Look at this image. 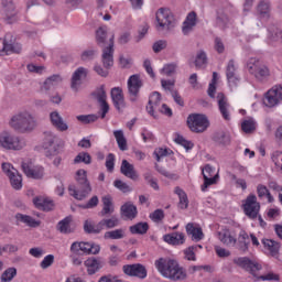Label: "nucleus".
I'll list each match as a JSON object with an SVG mask.
<instances>
[{
  "instance_id": "obj_1",
  "label": "nucleus",
  "mask_w": 282,
  "mask_h": 282,
  "mask_svg": "<svg viewBox=\"0 0 282 282\" xmlns=\"http://www.w3.org/2000/svg\"><path fill=\"white\" fill-rule=\"evenodd\" d=\"M154 265L158 272H160L164 279H170V281H185L187 276L186 270H184L175 259L160 258L155 260Z\"/></svg>"
},
{
  "instance_id": "obj_2",
  "label": "nucleus",
  "mask_w": 282,
  "mask_h": 282,
  "mask_svg": "<svg viewBox=\"0 0 282 282\" xmlns=\"http://www.w3.org/2000/svg\"><path fill=\"white\" fill-rule=\"evenodd\" d=\"M37 124L36 117L30 110H21L9 120V127L19 133H32Z\"/></svg>"
},
{
  "instance_id": "obj_3",
  "label": "nucleus",
  "mask_w": 282,
  "mask_h": 282,
  "mask_svg": "<svg viewBox=\"0 0 282 282\" xmlns=\"http://www.w3.org/2000/svg\"><path fill=\"white\" fill-rule=\"evenodd\" d=\"M113 39H116L113 34L107 39V28L97 29L96 41L100 47H104L101 61L106 69L113 66Z\"/></svg>"
},
{
  "instance_id": "obj_4",
  "label": "nucleus",
  "mask_w": 282,
  "mask_h": 282,
  "mask_svg": "<svg viewBox=\"0 0 282 282\" xmlns=\"http://www.w3.org/2000/svg\"><path fill=\"white\" fill-rule=\"evenodd\" d=\"M75 180L80 184L82 189H77L76 186H69V195L75 197V199L83 200L91 193V185L89 184V180H87V171L78 170L75 174Z\"/></svg>"
},
{
  "instance_id": "obj_5",
  "label": "nucleus",
  "mask_w": 282,
  "mask_h": 282,
  "mask_svg": "<svg viewBox=\"0 0 282 282\" xmlns=\"http://www.w3.org/2000/svg\"><path fill=\"white\" fill-rule=\"evenodd\" d=\"M147 111L150 116H152V118H159L160 113H164V116H173V111L169 108V106L166 104H162V95H160L158 91H154L150 96Z\"/></svg>"
},
{
  "instance_id": "obj_6",
  "label": "nucleus",
  "mask_w": 282,
  "mask_h": 282,
  "mask_svg": "<svg viewBox=\"0 0 282 282\" xmlns=\"http://www.w3.org/2000/svg\"><path fill=\"white\" fill-rule=\"evenodd\" d=\"M0 149L2 151H21L25 149V141L12 134L8 130L0 132Z\"/></svg>"
},
{
  "instance_id": "obj_7",
  "label": "nucleus",
  "mask_w": 282,
  "mask_h": 282,
  "mask_svg": "<svg viewBox=\"0 0 282 282\" xmlns=\"http://www.w3.org/2000/svg\"><path fill=\"white\" fill-rule=\"evenodd\" d=\"M155 28L159 32H170V30H173V28H175V18L169 9H159L155 13Z\"/></svg>"
},
{
  "instance_id": "obj_8",
  "label": "nucleus",
  "mask_w": 282,
  "mask_h": 282,
  "mask_svg": "<svg viewBox=\"0 0 282 282\" xmlns=\"http://www.w3.org/2000/svg\"><path fill=\"white\" fill-rule=\"evenodd\" d=\"M248 69L249 74L254 76L258 83H265V80H268V78L271 76L270 67L258 59H251Z\"/></svg>"
},
{
  "instance_id": "obj_9",
  "label": "nucleus",
  "mask_w": 282,
  "mask_h": 282,
  "mask_svg": "<svg viewBox=\"0 0 282 282\" xmlns=\"http://www.w3.org/2000/svg\"><path fill=\"white\" fill-rule=\"evenodd\" d=\"M1 17L6 23H17L19 20V9L14 0H2L1 1Z\"/></svg>"
},
{
  "instance_id": "obj_10",
  "label": "nucleus",
  "mask_w": 282,
  "mask_h": 282,
  "mask_svg": "<svg viewBox=\"0 0 282 282\" xmlns=\"http://www.w3.org/2000/svg\"><path fill=\"white\" fill-rule=\"evenodd\" d=\"M209 126L210 122L204 115L193 113L187 117V127L193 133H204Z\"/></svg>"
},
{
  "instance_id": "obj_11",
  "label": "nucleus",
  "mask_w": 282,
  "mask_h": 282,
  "mask_svg": "<svg viewBox=\"0 0 282 282\" xmlns=\"http://www.w3.org/2000/svg\"><path fill=\"white\" fill-rule=\"evenodd\" d=\"M282 102V84L273 86L263 96V105L269 109L279 107Z\"/></svg>"
},
{
  "instance_id": "obj_12",
  "label": "nucleus",
  "mask_w": 282,
  "mask_h": 282,
  "mask_svg": "<svg viewBox=\"0 0 282 282\" xmlns=\"http://www.w3.org/2000/svg\"><path fill=\"white\" fill-rule=\"evenodd\" d=\"M43 147L46 150V155H48V158H54L61 153L58 138L52 131L44 132Z\"/></svg>"
},
{
  "instance_id": "obj_13",
  "label": "nucleus",
  "mask_w": 282,
  "mask_h": 282,
  "mask_svg": "<svg viewBox=\"0 0 282 282\" xmlns=\"http://www.w3.org/2000/svg\"><path fill=\"white\" fill-rule=\"evenodd\" d=\"M70 252H73V254H98V252H100V246L76 241L72 243Z\"/></svg>"
},
{
  "instance_id": "obj_14",
  "label": "nucleus",
  "mask_w": 282,
  "mask_h": 282,
  "mask_svg": "<svg viewBox=\"0 0 282 282\" xmlns=\"http://www.w3.org/2000/svg\"><path fill=\"white\" fill-rule=\"evenodd\" d=\"M22 171L26 177H30L31 180H43V176L45 175L43 167L34 165L32 160H24L22 162Z\"/></svg>"
},
{
  "instance_id": "obj_15",
  "label": "nucleus",
  "mask_w": 282,
  "mask_h": 282,
  "mask_svg": "<svg viewBox=\"0 0 282 282\" xmlns=\"http://www.w3.org/2000/svg\"><path fill=\"white\" fill-rule=\"evenodd\" d=\"M202 174L204 177V184L202 186V191H206V188H208V186H213V185L217 184V182H219V170L215 174V167H213L209 164H207L203 167Z\"/></svg>"
},
{
  "instance_id": "obj_16",
  "label": "nucleus",
  "mask_w": 282,
  "mask_h": 282,
  "mask_svg": "<svg viewBox=\"0 0 282 282\" xmlns=\"http://www.w3.org/2000/svg\"><path fill=\"white\" fill-rule=\"evenodd\" d=\"M243 210L247 217L250 219H256L257 215H259V210H261V205L257 202L256 195H249L243 203Z\"/></svg>"
},
{
  "instance_id": "obj_17",
  "label": "nucleus",
  "mask_w": 282,
  "mask_h": 282,
  "mask_svg": "<svg viewBox=\"0 0 282 282\" xmlns=\"http://www.w3.org/2000/svg\"><path fill=\"white\" fill-rule=\"evenodd\" d=\"M10 52H14L19 54L21 52V46L17 43V37L12 34H7L3 41V47L0 50V56H6L10 54Z\"/></svg>"
},
{
  "instance_id": "obj_18",
  "label": "nucleus",
  "mask_w": 282,
  "mask_h": 282,
  "mask_svg": "<svg viewBox=\"0 0 282 282\" xmlns=\"http://www.w3.org/2000/svg\"><path fill=\"white\" fill-rule=\"evenodd\" d=\"M235 263L239 268H242V270L250 272V274H252L253 276H257V272L261 270V264H259L257 261L250 260V258H237L235 260Z\"/></svg>"
},
{
  "instance_id": "obj_19",
  "label": "nucleus",
  "mask_w": 282,
  "mask_h": 282,
  "mask_svg": "<svg viewBox=\"0 0 282 282\" xmlns=\"http://www.w3.org/2000/svg\"><path fill=\"white\" fill-rule=\"evenodd\" d=\"M142 88V79L140 75H132L128 79V91L130 94V100L135 102V98H138V94H140V89Z\"/></svg>"
},
{
  "instance_id": "obj_20",
  "label": "nucleus",
  "mask_w": 282,
  "mask_h": 282,
  "mask_svg": "<svg viewBox=\"0 0 282 282\" xmlns=\"http://www.w3.org/2000/svg\"><path fill=\"white\" fill-rule=\"evenodd\" d=\"M219 241L227 248H235L237 246V234L230 229H223L218 231Z\"/></svg>"
},
{
  "instance_id": "obj_21",
  "label": "nucleus",
  "mask_w": 282,
  "mask_h": 282,
  "mask_svg": "<svg viewBox=\"0 0 282 282\" xmlns=\"http://www.w3.org/2000/svg\"><path fill=\"white\" fill-rule=\"evenodd\" d=\"M50 122L52 127H54V129H56L57 131L65 132L69 129V126L67 124V122H65V119H63L61 112L56 110L50 113Z\"/></svg>"
},
{
  "instance_id": "obj_22",
  "label": "nucleus",
  "mask_w": 282,
  "mask_h": 282,
  "mask_svg": "<svg viewBox=\"0 0 282 282\" xmlns=\"http://www.w3.org/2000/svg\"><path fill=\"white\" fill-rule=\"evenodd\" d=\"M123 272L128 276H138L139 279H147V269L142 264L123 265Z\"/></svg>"
},
{
  "instance_id": "obj_23",
  "label": "nucleus",
  "mask_w": 282,
  "mask_h": 282,
  "mask_svg": "<svg viewBox=\"0 0 282 282\" xmlns=\"http://www.w3.org/2000/svg\"><path fill=\"white\" fill-rule=\"evenodd\" d=\"M95 100L99 102V106L101 107V118H105L107 113L109 112V104H107V91H105V87H100L94 93Z\"/></svg>"
},
{
  "instance_id": "obj_24",
  "label": "nucleus",
  "mask_w": 282,
  "mask_h": 282,
  "mask_svg": "<svg viewBox=\"0 0 282 282\" xmlns=\"http://www.w3.org/2000/svg\"><path fill=\"white\" fill-rule=\"evenodd\" d=\"M84 265L87 270V274L90 276L96 274V272H99L102 265H105V262H102V259L100 258H88Z\"/></svg>"
},
{
  "instance_id": "obj_25",
  "label": "nucleus",
  "mask_w": 282,
  "mask_h": 282,
  "mask_svg": "<svg viewBox=\"0 0 282 282\" xmlns=\"http://www.w3.org/2000/svg\"><path fill=\"white\" fill-rule=\"evenodd\" d=\"M219 111L225 120H230V105L228 104V99L223 93H218L216 96Z\"/></svg>"
},
{
  "instance_id": "obj_26",
  "label": "nucleus",
  "mask_w": 282,
  "mask_h": 282,
  "mask_svg": "<svg viewBox=\"0 0 282 282\" xmlns=\"http://www.w3.org/2000/svg\"><path fill=\"white\" fill-rule=\"evenodd\" d=\"M26 12L32 19H39L43 14V4L39 0H29L26 2Z\"/></svg>"
},
{
  "instance_id": "obj_27",
  "label": "nucleus",
  "mask_w": 282,
  "mask_h": 282,
  "mask_svg": "<svg viewBox=\"0 0 282 282\" xmlns=\"http://www.w3.org/2000/svg\"><path fill=\"white\" fill-rule=\"evenodd\" d=\"M110 94L116 109L119 111L120 109H124V95L122 94V89L119 87L112 88Z\"/></svg>"
},
{
  "instance_id": "obj_28",
  "label": "nucleus",
  "mask_w": 282,
  "mask_h": 282,
  "mask_svg": "<svg viewBox=\"0 0 282 282\" xmlns=\"http://www.w3.org/2000/svg\"><path fill=\"white\" fill-rule=\"evenodd\" d=\"M195 25H197V13L191 12L187 14L185 21L183 22V34H191Z\"/></svg>"
},
{
  "instance_id": "obj_29",
  "label": "nucleus",
  "mask_w": 282,
  "mask_h": 282,
  "mask_svg": "<svg viewBox=\"0 0 282 282\" xmlns=\"http://www.w3.org/2000/svg\"><path fill=\"white\" fill-rule=\"evenodd\" d=\"M120 171L122 173V175H124L126 177H129V180H138V172H135V167L133 166V164L129 163V161L123 160L121 163V167Z\"/></svg>"
},
{
  "instance_id": "obj_30",
  "label": "nucleus",
  "mask_w": 282,
  "mask_h": 282,
  "mask_svg": "<svg viewBox=\"0 0 282 282\" xmlns=\"http://www.w3.org/2000/svg\"><path fill=\"white\" fill-rule=\"evenodd\" d=\"M165 243H170L171 246H182L184 241H186L184 234L182 232H173L163 236Z\"/></svg>"
},
{
  "instance_id": "obj_31",
  "label": "nucleus",
  "mask_w": 282,
  "mask_h": 282,
  "mask_svg": "<svg viewBox=\"0 0 282 282\" xmlns=\"http://www.w3.org/2000/svg\"><path fill=\"white\" fill-rule=\"evenodd\" d=\"M138 215V207L132 203H126L121 206V217L124 219H135Z\"/></svg>"
},
{
  "instance_id": "obj_32",
  "label": "nucleus",
  "mask_w": 282,
  "mask_h": 282,
  "mask_svg": "<svg viewBox=\"0 0 282 282\" xmlns=\"http://www.w3.org/2000/svg\"><path fill=\"white\" fill-rule=\"evenodd\" d=\"M185 228L187 235H191L193 241H202V239H204V231H202L200 227H195L193 223H189Z\"/></svg>"
},
{
  "instance_id": "obj_33",
  "label": "nucleus",
  "mask_w": 282,
  "mask_h": 282,
  "mask_svg": "<svg viewBox=\"0 0 282 282\" xmlns=\"http://www.w3.org/2000/svg\"><path fill=\"white\" fill-rule=\"evenodd\" d=\"M33 204L40 210H52L54 208V203L43 196H37L33 198Z\"/></svg>"
},
{
  "instance_id": "obj_34",
  "label": "nucleus",
  "mask_w": 282,
  "mask_h": 282,
  "mask_svg": "<svg viewBox=\"0 0 282 282\" xmlns=\"http://www.w3.org/2000/svg\"><path fill=\"white\" fill-rule=\"evenodd\" d=\"M57 230L62 232V235H72L76 228L72 226V218L67 217L58 223Z\"/></svg>"
},
{
  "instance_id": "obj_35",
  "label": "nucleus",
  "mask_w": 282,
  "mask_h": 282,
  "mask_svg": "<svg viewBox=\"0 0 282 282\" xmlns=\"http://www.w3.org/2000/svg\"><path fill=\"white\" fill-rule=\"evenodd\" d=\"M61 83H63V77H61V75H53L45 79L42 89L50 91V89H53V87H56V85H61Z\"/></svg>"
},
{
  "instance_id": "obj_36",
  "label": "nucleus",
  "mask_w": 282,
  "mask_h": 282,
  "mask_svg": "<svg viewBox=\"0 0 282 282\" xmlns=\"http://www.w3.org/2000/svg\"><path fill=\"white\" fill-rule=\"evenodd\" d=\"M262 243H263L265 250H268L270 252V254H272V257H275V254H279V248H281L279 242H276L272 239H263Z\"/></svg>"
},
{
  "instance_id": "obj_37",
  "label": "nucleus",
  "mask_w": 282,
  "mask_h": 282,
  "mask_svg": "<svg viewBox=\"0 0 282 282\" xmlns=\"http://www.w3.org/2000/svg\"><path fill=\"white\" fill-rule=\"evenodd\" d=\"M174 193L178 195L180 198L178 207L182 210H186V208H188V196L186 195V192L180 187H175Z\"/></svg>"
},
{
  "instance_id": "obj_38",
  "label": "nucleus",
  "mask_w": 282,
  "mask_h": 282,
  "mask_svg": "<svg viewBox=\"0 0 282 282\" xmlns=\"http://www.w3.org/2000/svg\"><path fill=\"white\" fill-rule=\"evenodd\" d=\"M213 140L218 147H228L230 144V137L226 132H216Z\"/></svg>"
},
{
  "instance_id": "obj_39",
  "label": "nucleus",
  "mask_w": 282,
  "mask_h": 282,
  "mask_svg": "<svg viewBox=\"0 0 282 282\" xmlns=\"http://www.w3.org/2000/svg\"><path fill=\"white\" fill-rule=\"evenodd\" d=\"M18 221H22V224H26V226H30V228H39L41 226V221L35 220L31 216L18 214L17 215Z\"/></svg>"
},
{
  "instance_id": "obj_40",
  "label": "nucleus",
  "mask_w": 282,
  "mask_h": 282,
  "mask_svg": "<svg viewBox=\"0 0 282 282\" xmlns=\"http://www.w3.org/2000/svg\"><path fill=\"white\" fill-rule=\"evenodd\" d=\"M113 135L117 140V144L120 151H127L129 147L127 145V138H124V132L122 130H115Z\"/></svg>"
},
{
  "instance_id": "obj_41",
  "label": "nucleus",
  "mask_w": 282,
  "mask_h": 282,
  "mask_svg": "<svg viewBox=\"0 0 282 282\" xmlns=\"http://www.w3.org/2000/svg\"><path fill=\"white\" fill-rule=\"evenodd\" d=\"M248 239H250V236H248V234L246 231H240L239 236H238V249L241 250V252H248Z\"/></svg>"
},
{
  "instance_id": "obj_42",
  "label": "nucleus",
  "mask_w": 282,
  "mask_h": 282,
  "mask_svg": "<svg viewBox=\"0 0 282 282\" xmlns=\"http://www.w3.org/2000/svg\"><path fill=\"white\" fill-rule=\"evenodd\" d=\"M118 224H120L118 217L112 216L111 218L102 219L101 221H99V228H101V230H105V228L111 229L116 228Z\"/></svg>"
},
{
  "instance_id": "obj_43",
  "label": "nucleus",
  "mask_w": 282,
  "mask_h": 282,
  "mask_svg": "<svg viewBox=\"0 0 282 282\" xmlns=\"http://www.w3.org/2000/svg\"><path fill=\"white\" fill-rule=\"evenodd\" d=\"M102 210L101 216L105 217V215H111L113 213V200H111L110 196H104L102 197Z\"/></svg>"
},
{
  "instance_id": "obj_44",
  "label": "nucleus",
  "mask_w": 282,
  "mask_h": 282,
  "mask_svg": "<svg viewBox=\"0 0 282 282\" xmlns=\"http://www.w3.org/2000/svg\"><path fill=\"white\" fill-rule=\"evenodd\" d=\"M84 230L88 234L98 235L99 232H102V229L100 227V223L95 225L94 223L86 220L84 224Z\"/></svg>"
},
{
  "instance_id": "obj_45",
  "label": "nucleus",
  "mask_w": 282,
  "mask_h": 282,
  "mask_svg": "<svg viewBox=\"0 0 282 282\" xmlns=\"http://www.w3.org/2000/svg\"><path fill=\"white\" fill-rule=\"evenodd\" d=\"M257 194H258V197H267L270 204L274 202V197L272 196V194H270V191L265 185L259 184L257 186Z\"/></svg>"
},
{
  "instance_id": "obj_46",
  "label": "nucleus",
  "mask_w": 282,
  "mask_h": 282,
  "mask_svg": "<svg viewBox=\"0 0 282 282\" xmlns=\"http://www.w3.org/2000/svg\"><path fill=\"white\" fill-rule=\"evenodd\" d=\"M9 180L12 188H14L15 191H19L23 187V177L19 172H17V174L14 175L9 176Z\"/></svg>"
},
{
  "instance_id": "obj_47",
  "label": "nucleus",
  "mask_w": 282,
  "mask_h": 282,
  "mask_svg": "<svg viewBox=\"0 0 282 282\" xmlns=\"http://www.w3.org/2000/svg\"><path fill=\"white\" fill-rule=\"evenodd\" d=\"M148 230L149 224L147 223H139L130 227V232H132V235H145Z\"/></svg>"
},
{
  "instance_id": "obj_48",
  "label": "nucleus",
  "mask_w": 282,
  "mask_h": 282,
  "mask_svg": "<svg viewBox=\"0 0 282 282\" xmlns=\"http://www.w3.org/2000/svg\"><path fill=\"white\" fill-rule=\"evenodd\" d=\"M14 276H17V268H9L7 270H4L0 276V281L1 282H10L12 281V279H14Z\"/></svg>"
},
{
  "instance_id": "obj_49",
  "label": "nucleus",
  "mask_w": 282,
  "mask_h": 282,
  "mask_svg": "<svg viewBox=\"0 0 282 282\" xmlns=\"http://www.w3.org/2000/svg\"><path fill=\"white\" fill-rule=\"evenodd\" d=\"M241 129L243 133H253V131L257 129V124L254 123V120L247 119L242 121Z\"/></svg>"
},
{
  "instance_id": "obj_50",
  "label": "nucleus",
  "mask_w": 282,
  "mask_h": 282,
  "mask_svg": "<svg viewBox=\"0 0 282 282\" xmlns=\"http://www.w3.org/2000/svg\"><path fill=\"white\" fill-rule=\"evenodd\" d=\"M76 120L78 122H82V124H91L98 120V116L96 115H79L76 117Z\"/></svg>"
},
{
  "instance_id": "obj_51",
  "label": "nucleus",
  "mask_w": 282,
  "mask_h": 282,
  "mask_svg": "<svg viewBox=\"0 0 282 282\" xmlns=\"http://www.w3.org/2000/svg\"><path fill=\"white\" fill-rule=\"evenodd\" d=\"M206 63H207L206 53L204 51L198 52L195 59V67L197 69H202L203 67H206Z\"/></svg>"
},
{
  "instance_id": "obj_52",
  "label": "nucleus",
  "mask_w": 282,
  "mask_h": 282,
  "mask_svg": "<svg viewBox=\"0 0 282 282\" xmlns=\"http://www.w3.org/2000/svg\"><path fill=\"white\" fill-rule=\"evenodd\" d=\"M227 79L229 83H235L237 80V73L235 69V62L230 61L227 65Z\"/></svg>"
},
{
  "instance_id": "obj_53",
  "label": "nucleus",
  "mask_w": 282,
  "mask_h": 282,
  "mask_svg": "<svg viewBox=\"0 0 282 282\" xmlns=\"http://www.w3.org/2000/svg\"><path fill=\"white\" fill-rule=\"evenodd\" d=\"M104 237L105 239H124V229L107 231Z\"/></svg>"
},
{
  "instance_id": "obj_54",
  "label": "nucleus",
  "mask_w": 282,
  "mask_h": 282,
  "mask_svg": "<svg viewBox=\"0 0 282 282\" xmlns=\"http://www.w3.org/2000/svg\"><path fill=\"white\" fill-rule=\"evenodd\" d=\"M94 58H96V50L94 48L85 50L80 54V61H83V63H89V61H94Z\"/></svg>"
},
{
  "instance_id": "obj_55",
  "label": "nucleus",
  "mask_w": 282,
  "mask_h": 282,
  "mask_svg": "<svg viewBox=\"0 0 282 282\" xmlns=\"http://www.w3.org/2000/svg\"><path fill=\"white\" fill-rule=\"evenodd\" d=\"M80 162H83L84 164H91V155H89V153L87 152H80L74 159V163L80 164Z\"/></svg>"
},
{
  "instance_id": "obj_56",
  "label": "nucleus",
  "mask_w": 282,
  "mask_h": 282,
  "mask_svg": "<svg viewBox=\"0 0 282 282\" xmlns=\"http://www.w3.org/2000/svg\"><path fill=\"white\" fill-rule=\"evenodd\" d=\"M270 41H281L282 39V31L281 29L276 28V26H272L271 29H269V35H268Z\"/></svg>"
},
{
  "instance_id": "obj_57",
  "label": "nucleus",
  "mask_w": 282,
  "mask_h": 282,
  "mask_svg": "<svg viewBox=\"0 0 282 282\" xmlns=\"http://www.w3.org/2000/svg\"><path fill=\"white\" fill-rule=\"evenodd\" d=\"M258 12L262 19H268L270 17V4L268 2H261L258 6Z\"/></svg>"
},
{
  "instance_id": "obj_58",
  "label": "nucleus",
  "mask_w": 282,
  "mask_h": 282,
  "mask_svg": "<svg viewBox=\"0 0 282 282\" xmlns=\"http://www.w3.org/2000/svg\"><path fill=\"white\" fill-rule=\"evenodd\" d=\"M113 186L115 188H118V191H121V193H131V186L122 180H116Z\"/></svg>"
},
{
  "instance_id": "obj_59",
  "label": "nucleus",
  "mask_w": 282,
  "mask_h": 282,
  "mask_svg": "<svg viewBox=\"0 0 282 282\" xmlns=\"http://www.w3.org/2000/svg\"><path fill=\"white\" fill-rule=\"evenodd\" d=\"M87 74H89V70L85 67H78L74 73L72 78H75L77 80H84V78H87Z\"/></svg>"
},
{
  "instance_id": "obj_60",
  "label": "nucleus",
  "mask_w": 282,
  "mask_h": 282,
  "mask_svg": "<svg viewBox=\"0 0 282 282\" xmlns=\"http://www.w3.org/2000/svg\"><path fill=\"white\" fill-rule=\"evenodd\" d=\"M2 171L8 177H12V175H17V173H19V171L10 163H2Z\"/></svg>"
},
{
  "instance_id": "obj_61",
  "label": "nucleus",
  "mask_w": 282,
  "mask_h": 282,
  "mask_svg": "<svg viewBox=\"0 0 282 282\" xmlns=\"http://www.w3.org/2000/svg\"><path fill=\"white\" fill-rule=\"evenodd\" d=\"M150 219L154 221V224H160V221H163L164 219V210L163 209H156L153 213L150 214Z\"/></svg>"
},
{
  "instance_id": "obj_62",
  "label": "nucleus",
  "mask_w": 282,
  "mask_h": 282,
  "mask_svg": "<svg viewBox=\"0 0 282 282\" xmlns=\"http://www.w3.org/2000/svg\"><path fill=\"white\" fill-rule=\"evenodd\" d=\"M176 69H177V65L167 64L161 69V74H163L164 76H173Z\"/></svg>"
},
{
  "instance_id": "obj_63",
  "label": "nucleus",
  "mask_w": 282,
  "mask_h": 282,
  "mask_svg": "<svg viewBox=\"0 0 282 282\" xmlns=\"http://www.w3.org/2000/svg\"><path fill=\"white\" fill-rule=\"evenodd\" d=\"M166 41L164 40H159L156 42H154V44L152 45V50L155 54L162 52V50H166Z\"/></svg>"
},
{
  "instance_id": "obj_64",
  "label": "nucleus",
  "mask_w": 282,
  "mask_h": 282,
  "mask_svg": "<svg viewBox=\"0 0 282 282\" xmlns=\"http://www.w3.org/2000/svg\"><path fill=\"white\" fill-rule=\"evenodd\" d=\"M153 155L155 156L156 162H160L162 158H166V155H169V150L164 148H156Z\"/></svg>"
}]
</instances>
